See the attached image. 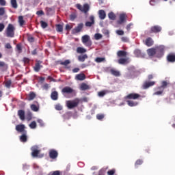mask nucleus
Returning a JSON list of instances; mask_svg holds the SVG:
<instances>
[{
	"label": "nucleus",
	"instance_id": "nucleus-1",
	"mask_svg": "<svg viewBox=\"0 0 175 175\" xmlns=\"http://www.w3.org/2000/svg\"><path fill=\"white\" fill-rule=\"evenodd\" d=\"M16 32V27L12 23H9L5 29V33L7 38H14Z\"/></svg>",
	"mask_w": 175,
	"mask_h": 175
},
{
	"label": "nucleus",
	"instance_id": "nucleus-2",
	"mask_svg": "<svg viewBox=\"0 0 175 175\" xmlns=\"http://www.w3.org/2000/svg\"><path fill=\"white\" fill-rule=\"evenodd\" d=\"M156 58H162L165 55V46L160 45L159 46H156Z\"/></svg>",
	"mask_w": 175,
	"mask_h": 175
},
{
	"label": "nucleus",
	"instance_id": "nucleus-3",
	"mask_svg": "<svg viewBox=\"0 0 175 175\" xmlns=\"http://www.w3.org/2000/svg\"><path fill=\"white\" fill-rule=\"evenodd\" d=\"M81 42L86 47H91L92 46V40H91V37L88 35L82 36Z\"/></svg>",
	"mask_w": 175,
	"mask_h": 175
},
{
	"label": "nucleus",
	"instance_id": "nucleus-4",
	"mask_svg": "<svg viewBox=\"0 0 175 175\" xmlns=\"http://www.w3.org/2000/svg\"><path fill=\"white\" fill-rule=\"evenodd\" d=\"M79 103H80V100L79 99L68 100L66 101V106L68 109H75V107H77V106H79Z\"/></svg>",
	"mask_w": 175,
	"mask_h": 175
},
{
	"label": "nucleus",
	"instance_id": "nucleus-5",
	"mask_svg": "<svg viewBox=\"0 0 175 175\" xmlns=\"http://www.w3.org/2000/svg\"><path fill=\"white\" fill-rule=\"evenodd\" d=\"M75 6L77 9L81 12H83V13H88V10H90V5L88 3L84 4L83 7L79 3L76 4Z\"/></svg>",
	"mask_w": 175,
	"mask_h": 175
},
{
	"label": "nucleus",
	"instance_id": "nucleus-6",
	"mask_svg": "<svg viewBox=\"0 0 175 175\" xmlns=\"http://www.w3.org/2000/svg\"><path fill=\"white\" fill-rule=\"evenodd\" d=\"M162 31V27L159 25H154L150 27V30L149 31L150 33H159Z\"/></svg>",
	"mask_w": 175,
	"mask_h": 175
},
{
	"label": "nucleus",
	"instance_id": "nucleus-7",
	"mask_svg": "<svg viewBox=\"0 0 175 175\" xmlns=\"http://www.w3.org/2000/svg\"><path fill=\"white\" fill-rule=\"evenodd\" d=\"M15 129L18 133H25L27 132V130H25V125L24 124H17Z\"/></svg>",
	"mask_w": 175,
	"mask_h": 175
},
{
	"label": "nucleus",
	"instance_id": "nucleus-8",
	"mask_svg": "<svg viewBox=\"0 0 175 175\" xmlns=\"http://www.w3.org/2000/svg\"><path fill=\"white\" fill-rule=\"evenodd\" d=\"M84 27V24L81 23L77 25V27H75L72 29L73 33H79V32H81L83 31V28Z\"/></svg>",
	"mask_w": 175,
	"mask_h": 175
},
{
	"label": "nucleus",
	"instance_id": "nucleus-9",
	"mask_svg": "<svg viewBox=\"0 0 175 175\" xmlns=\"http://www.w3.org/2000/svg\"><path fill=\"white\" fill-rule=\"evenodd\" d=\"M139 98H140V94L137 93H131L126 96V99H133L134 100H135L136 99H139Z\"/></svg>",
	"mask_w": 175,
	"mask_h": 175
},
{
	"label": "nucleus",
	"instance_id": "nucleus-10",
	"mask_svg": "<svg viewBox=\"0 0 175 175\" xmlns=\"http://www.w3.org/2000/svg\"><path fill=\"white\" fill-rule=\"evenodd\" d=\"M20 142L22 143H27L28 142L27 132L22 133V135L19 137Z\"/></svg>",
	"mask_w": 175,
	"mask_h": 175
},
{
	"label": "nucleus",
	"instance_id": "nucleus-11",
	"mask_svg": "<svg viewBox=\"0 0 175 175\" xmlns=\"http://www.w3.org/2000/svg\"><path fill=\"white\" fill-rule=\"evenodd\" d=\"M58 157V152L54 149L49 150V157L51 159H56Z\"/></svg>",
	"mask_w": 175,
	"mask_h": 175
},
{
	"label": "nucleus",
	"instance_id": "nucleus-12",
	"mask_svg": "<svg viewBox=\"0 0 175 175\" xmlns=\"http://www.w3.org/2000/svg\"><path fill=\"white\" fill-rule=\"evenodd\" d=\"M89 18L90 22L87 21L85 23V27H92V25L95 24V17H94V16H90Z\"/></svg>",
	"mask_w": 175,
	"mask_h": 175
},
{
	"label": "nucleus",
	"instance_id": "nucleus-13",
	"mask_svg": "<svg viewBox=\"0 0 175 175\" xmlns=\"http://www.w3.org/2000/svg\"><path fill=\"white\" fill-rule=\"evenodd\" d=\"M148 55L149 57H157V51L155 48L149 49L147 50Z\"/></svg>",
	"mask_w": 175,
	"mask_h": 175
},
{
	"label": "nucleus",
	"instance_id": "nucleus-14",
	"mask_svg": "<svg viewBox=\"0 0 175 175\" xmlns=\"http://www.w3.org/2000/svg\"><path fill=\"white\" fill-rule=\"evenodd\" d=\"M152 85H155V81L144 82L142 87L144 90H147V88H150V87H152Z\"/></svg>",
	"mask_w": 175,
	"mask_h": 175
},
{
	"label": "nucleus",
	"instance_id": "nucleus-15",
	"mask_svg": "<svg viewBox=\"0 0 175 175\" xmlns=\"http://www.w3.org/2000/svg\"><path fill=\"white\" fill-rule=\"evenodd\" d=\"M62 94H73V89L69 86H66L62 90Z\"/></svg>",
	"mask_w": 175,
	"mask_h": 175
},
{
	"label": "nucleus",
	"instance_id": "nucleus-16",
	"mask_svg": "<svg viewBox=\"0 0 175 175\" xmlns=\"http://www.w3.org/2000/svg\"><path fill=\"white\" fill-rule=\"evenodd\" d=\"M36 98V94L33 92H30L29 94L27 96L25 100H33Z\"/></svg>",
	"mask_w": 175,
	"mask_h": 175
},
{
	"label": "nucleus",
	"instance_id": "nucleus-17",
	"mask_svg": "<svg viewBox=\"0 0 175 175\" xmlns=\"http://www.w3.org/2000/svg\"><path fill=\"white\" fill-rule=\"evenodd\" d=\"M126 14H121L119 16V21H118V24H122L123 23H125L126 21Z\"/></svg>",
	"mask_w": 175,
	"mask_h": 175
},
{
	"label": "nucleus",
	"instance_id": "nucleus-18",
	"mask_svg": "<svg viewBox=\"0 0 175 175\" xmlns=\"http://www.w3.org/2000/svg\"><path fill=\"white\" fill-rule=\"evenodd\" d=\"M167 62H175V53H169L167 55Z\"/></svg>",
	"mask_w": 175,
	"mask_h": 175
},
{
	"label": "nucleus",
	"instance_id": "nucleus-19",
	"mask_svg": "<svg viewBox=\"0 0 175 175\" xmlns=\"http://www.w3.org/2000/svg\"><path fill=\"white\" fill-rule=\"evenodd\" d=\"M18 116L20 118V120H21V121H24V120H25V111L23 109H20L18 111Z\"/></svg>",
	"mask_w": 175,
	"mask_h": 175
},
{
	"label": "nucleus",
	"instance_id": "nucleus-20",
	"mask_svg": "<svg viewBox=\"0 0 175 175\" xmlns=\"http://www.w3.org/2000/svg\"><path fill=\"white\" fill-rule=\"evenodd\" d=\"M75 80H78L79 81H83V80H85V75L84 73L77 74L75 76Z\"/></svg>",
	"mask_w": 175,
	"mask_h": 175
},
{
	"label": "nucleus",
	"instance_id": "nucleus-21",
	"mask_svg": "<svg viewBox=\"0 0 175 175\" xmlns=\"http://www.w3.org/2000/svg\"><path fill=\"white\" fill-rule=\"evenodd\" d=\"M98 17L100 20H105L106 18V12L103 10L98 11Z\"/></svg>",
	"mask_w": 175,
	"mask_h": 175
},
{
	"label": "nucleus",
	"instance_id": "nucleus-22",
	"mask_svg": "<svg viewBox=\"0 0 175 175\" xmlns=\"http://www.w3.org/2000/svg\"><path fill=\"white\" fill-rule=\"evenodd\" d=\"M40 64H42L41 61H37L35 66L33 67L35 72H39V70H40V68H43V66L40 65Z\"/></svg>",
	"mask_w": 175,
	"mask_h": 175
},
{
	"label": "nucleus",
	"instance_id": "nucleus-23",
	"mask_svg": "<svg viewBox=\"0 0 175 175\" xmlns=\"http://www.w3.org/2000/svg\"><path fill=\"white\" fill-rule=\"evenodd\" d=\"M128 55V53L125 51H118L117 52V56L121 58V57H126Z\"/></svg>",
	"mask_w": 175,
	"mask_h": 175
},
{
	"label": "nucleus",
	"instance_id": "nucleus-24",
	"mask_svg": "<svg viewBox=\"0 0 175 175\" xmlns=\"http://www.w3.org/2000/svg\"><path fill=\"white\" fill-rule=\"evenodd\" d=\"M146 46H148V47H151V46H152V44H154V41L152 40V38H148L146 40Z\"/></svg>",
	"mask_w": 175,
	"mask_h": 175
},
{
	"label": "nucleus",
	"instance_id": "nucleus-25",
	"mask_svg": "<svg viewBox=\"0 0 175 175\" xmlns=\"http://www.w3.org/2000/svg\"><path fill=\"white\" fill-rule=\"evenodd\" d=\"M87 58H88V55H87V54L79 55L78 57V61H79V62H84Z\"/></svg>",
	"mask_w": 175,
	"mask_h": 175
},
{
	"label": "nucleus",
	"instance_id": "nucleus-26",
	"mask_svg": "<svg viewBox=\"0 0 175 175\" xmlns=\"http://www.w3.org/2000/svg\"><path fill=\"white\" fill-rule=\"evenodd\" d=\"M118 62L120 65H125V64H128L129 62L128 61V58H120L118 59Z\"/></svg>",
	"mask_w": 175,
	"mask_h": 175
},
{
	"label": "nucleus",
	"instance_id": "nucleus-27",
	"mask_svg": "<svg viewBox=\"0 0 175 175\" xmlns=\"http://www.w3.org/2000/svg\"><path fill=\"white\" fill-rule=\"evenodd\" d=\"M51 98L53 100H57L58 99V92L57 91H54L51 94Z\"/></svg>",
	"mask_w": 175,
	"mask_h": 175
},
{
	"label": "nucleus",
	"instance_id": "nucleus-28",
	"mask_svg": "<svg viewBox=\"0 0 175 175\" xmlns=\"http://www.w3.org/2000/svg\"><path fill=\"white\" fill-rule=\"evenodd\" d=\"M31 150H32L31 156L33 158H36V157H38L39 152H40V150L38 149H31Z\"/></svg>",
	"mask_w": 175,
	"mask_h": 175
},
{
	"label": "nucleus",
	"instance_id": "nucleus-29",
	"mask_svg": "<svg viewBox=\"0 0 175 175\" xmlns=\"http://www.w3.org/2000/svg\"><path fill=\"white\" fill-rule=\"evenodd\" d=\"M77 53L78 54H84V53H87V49L79 46L77 48Z\"/></svg>",
	"mask_w": 175,
	"mask_h": 175
},
{
	"label": "nucleus",
	"instance_id": "nucleus-30",
	"mask_svg": "<svg viewBox=\"0 0 175 175\" xmlns=\"http://www.w3.org/2000/svg\"><path fill=\"white\" fill-rule=\"evenodd\" d=\"M80 88L81 90V91H85L87 90H90V86L88 85H87L85 83H83L81 84Z\"/></svg>",
	"mask_w": 175,
	"mask_h": 175
},
{
	"label": "nucleus",
	"instance_id": "nucleus-31",
	"mask_svg": "<svg viewBox=\"0 0 175 175\" xmlns=\"http://www.w3.org/2000/svg\"><path fill=\"white\" fill-rule=\"evenodd\" d=\"M134 54L135 57H143V53H142V51H140V49H135L134 51Z\"/></svg>",
	"mask_w": 175,
	"mask_h": 175
},
{
	"label": "nucleus",
	"instance_id": "nucleus-32",
	"mask_svg": "<svg viewBox=\"0 0 175 175\" xmlns=\"http://www.w3.org/2000/svg\"><path fill=\"white\" fill-rule=\"evenodd\" d=\"M127 105L130 106V107H133L135 106H137V102H135L133 100H127Z\"/></svg>",
	"mask_w": 175,
	"mask_h": 175
},
{
	"label": "nucleus",
	"instance_id": "nucleus-33",
	"mask_svg": "<svg viewBox=\"0 0 175 175\" xmlns=\"http://www.w3.org/2000/svg\"><path fill=\"white\" fill-rule=\"evenodd\" d=\"M10 3L13 9H17V8H18V5L17 4V0H11Z\"/></svg>",
	"mask_w": 175,
	"mask_h": 175
},
{
	"label": "nucleus",
	"instance_id": "nucleus-34",
	"mask_svg": "<svg viewBox=\"0 0 175 175\" xmlns=\"http://www.w3.org/2000/svg\"><path fill=\"white\" fill-rule=\"evenodd\" d=\"M30 107L33 111H39V105L38 104V105L32 104V105H31Z\"/></svg>",
	"mask_w": 175,
	"mask_h": 175
},
{
	"label": "nucleus",
	"instance_id": "nucleus-35",
	"mask_svg": "<svg viewBox=\"0 0 175 175\" xmlns=\"http://www.w3.org/2000/svg\"><path fill=\"white\" fill-rule=\"evenodd\" d=\"M108 17L109 18V20H112V21H114L116 20V14H114V12H111L108 14Z\"/></svg>",
	"mask_w": 175,
	"mask_h": 175
},
{
	"label": "nucleus",
	"instance_id": "nucleus-36",
	"mask_svg": "<svg viewBox=\"0 0 175 175\" xmlns=\"http://www.w3.org/2000/svg\"><path fill=\"white\" fill-rule=\"evenodd\" d=\"M56 31L57 32H63L64 31V26L62 25H56Z\"/></svg>",
	"mask_w": 175,
	"mask_h": 175
},
{
	"label": "nucleus",
	"instance_id": "nucleus-37",
	"mask_svg": "<svg viewBox=\"0 0 175 175\" xmlns=\"http://www.w3.org/2000/svg\"><path fill=\"white\" fill-rule=\"evenodd\" d=\"M59 64L60 65H63L64 66H68V65H69V64H70V60L67 59V60H65L64 62L59 61Z\"/></svg>",
	"mask_w": 175,
	"mask_h": 175
},
{
	"label": "nucleus",
	"instance_id": "nucleus-38",
	"mask_svg": "<svg viewBox=\"0 0 175 175\" xmlns=\"http://www.w3.org/2000/svg\"><path fill=\"white\" fill-rule=\"evenodd\" d=\"M18 23L21 27H23V25H24L25 21H24V17L23 16H20L18 17Z\"/></svg>",
	"mask_w": 175,
	"mask_h": 175
},
{
	"label": "nucleus",
	"instance_id": "nucleus-39",
	"mask_svg": "<svg viewBox=\"0 0 175 175\" xmlns=\"http://www.w3.org/2000/svg\"><path fill=\"white\" fill-rule=\"evenodd\" d=\"M110 72L113 75V76H116V77L120 76V72L118 70L111 69Z\"/></svg>",
	"mask_w": 175,
	"mask_h": 175
},
{
	"label": "nucleus",
	"instance_id": "nucleus-40",
	"mask_svg": "<svg viewBox=\"0 0 175 175\" xmlns=\"http://www.w3.org/2000/svg\"><path fill=\"white\" fill-rule=\"evenodd\" d=\"M0 68H1V70H6L8 69V66H6V64L3 62H0Z\"/></svg>",
	"mask_w": 175,
	"mask_h": 175
},
{
	"label": "nucleus",
	"instance_id": "nucleus-41",
	"mask_svg": "<svg viewBox=\"0 0 175 175\" xmlns=\"http://www.w3.org/2000/svg\"><path fill=\"white\" fill-rule=\"evenodd\" d=\"M53 13H54V10H53V8H46V14L48 16H50V15H51Z\"/></svg>",
	"mask_w": 175,
	"mask_h": 175
},
{
	"label": "nucleus",
	"instance_id": "nucleus-42",
	"mask_svg": "<svg viewBox=\"0 0 175 175\" xmlns=\"http://www.w3.org/2000/svg\"><path fill=\"white\" fill-rule=\"evenodd\" d=\"M95 61L96 62L99 64L100 62H105V61H106V59L105 57H96Z\"/></svg>",
	"mask_w": 175,
	"mask_h": 175
},
{
	"label": "nucleus",
	"instance_id": "nucleus-43",
	"mask_svg": "<svg viewBox=\"0 0 175 175\" xmlns=\"http://www.w3.org/2000/svg\"><path fill=\"white\" fill-rule=\"evenodd\" d=\"M40 24L43 29L47 28V27H49V24L43 21H41Z\"/></svg>",
	"mask_w": 175,
	"mask_h": 175
},
{
	"label": "nucleus",
	"instance_id": "nucleus-44",
	"mask_svg": "<svg viewBox=\"0 0 175 175\" xmlns=\"http://www.w3.org/2000/svg\"><path fill=\"white\" fill-rule=\"evenodd\" d=\"M143 165V160H142V159H137V160L135 161V167H137V166H139V165Z\"/></svg>",
	"mask_w": 175,
	"mask_h": 175
},
{
	"label": "nucleus",
	"instance_id": "nucleus-45",
	"mask_svg": "<svg viewBox=\"0 0 175 175\" xmlns=\"http://www.w3.org/2000/svg\"><path fill=\"white\" fill-rule=\"evenodd\" d=\"M11 85H12V80H8L5 81V86L6 87V88H10Z\"/></svg>",
	"mask_w": 175,
	"mask_h": 175
},
{
	"label": "nucleus",
	"instance_id": "nucleus-46",
	"mask_svg": "<svg viewBox=\"0 0 175 175\" xmlns=\"http://www.w3.org/2000/svg\"><path fill=\"white\" fill-rule=\"evenodd\" d=\"M167 84L169 83L166 81H163L160 88H163V89L166 88V87H167Z\"/></svg>",
	"mask_w": 175,
	"mask_h": 175
},
{
	"label": "nucleus",
	"instance_id": "nucleus-47",
	"mask_svg": "<svg viewBox=\"0 0 175 175\" xmlns=\"http://www.w3.org/2000/svg\"><path fill=\"white\" fill-rule=\"evenodd\" d=\"M29 127L31 128V129H35L36 128V122L33 121L31 122V124H29Z\"/></svg>",
	"mask_w": 175,
	"mask_h": 175
},
{
	"label": "nucleus",
	"instance_id": "nucleus-48",
	"mask_svg": "<svg viewBox=\"0 0 175 175\" xmlns=\"http://www.w3.org/2000/svg\"><path fill=\"white\" fill-rule=\"evenodd\" d=\"M94 39H96V40H99V39H102V34L100 33H96L94 35Z\"/></svg>",
	"mask_w": 175,
	"mask_h": 175
},
{
	"label": "nucleus",
	"instance_id": "nucleus-49",
	"mask_svg": "<svg viewBox=\"0 0 175 175\" xmlns=\"http://www.w3.org/2000/svg\"><path fill=\"white\" fill-rule=\"evenodd\" d=\"M97 120H99L100 121L103 120L105 118V115L103 114H97L96 115Z\"/></svg>",
	"mask_w": 175,
	"mask_h": 175
},
{
	"label": "nucleus",
	"instance_id": "nucleus-50",
	"mask_svg": "<svg viewBox=\"0 0 175 175\" xmlns=\"http://www.w3.org/2000/svg\"><path fill=\"white\" fill-rule=\"evenodd\" d=\"M27 121H31L32 120V113L29 112L27 115Z\"/></svg>",
	"mask_w": 175,
	"mask_h": 175
},
{
	"label": "nucleus",
	"instance_id": "nucleus-51",
	"mask_svg": "<svg viewBox=\"0 0 175 175\" xmlns=\"http://www.w3.org/2000/svg\"><path fill=\"white\" fill-rule=\"evenodd\" d=\"M16 49L19 53H21V51H23V47L21 46V44H16Z\"/></svg>",
	"mask_w": 175,
	"mask_h": 175
},
{
	"label": "nucleus",
	"instance_id": "nucleus-52",
	"mask_svg": "<svg viewBox=\"0 0 175 175\" xmlns=\"http://www.w3.org/2000/svg\"><path fill=\"white\" fill-rule=\"evenodd\" d=\"M115 173H116V170L115 169L110 170L107 172L108 175H114Z\"/></svg>",
	"mask_w": 175,
	"mask_h": 175
},
{
	"label": "nucleus",
	"instance_id": "nucleus-53",
	"mask_svg": "<svg viewBox=\"0 0 175 175\" xmlns=\"http://www.w3.org/2000/svg\"><path fill=\"white\" fill-rule=\"evenodd\" d=\"M55 108L56 110L61 111L62 110V105H61L60 104H57L55 105Z\"/></svg>",
	"mask_w": 175,
	"mask_h": 175
},
{
	"label": "nucleus",
	"instance_id": "nucleus-54",
	"mask_svg": "<svg viewBox=\"0 0 175 175\" xmlns=\"http://www.w3.org/2000/svg\"><path fill=\"white\" fill-rule=\"evenodd\" d=\"M37 16H44V12L43 10H39L36 12Z\"/></svg>",
	"mask_w": 175,
	"mask_h": 175
},
{
	"label": "nucleus",
	"instance_id": "nucleus-55",
	"mask_svg": "<svg viewBox=\"0 0 175 175\" xmlns=\"http://www.w3.org/2000/svg\"><path fill=\"white\" fill-rule=\"evenodd\" d=\"M72 28H73V26H70L69 25H66V27H65V29L66 31H70V29H72Z\"/></svg>",
	"mask_w": 175,
	"mask_h": 175
},
{
	"label": "nucleus",
	"instance_id": "nucleus-56",
	"mask_svg": "<svg viewBox=\"0 0 175 175\" xmlns=\"http://www.w3.org/2000/svg\"><path fill=\"white\" fill-rule=\"evenodd\" d=\"M98 96L103 97V96H104L106 95V92H105V91L99 92L98 93Z\"/></svg>",
	"mask_w": 175,
	"mask_h": 175
},
{
	"label": "nucleus",
	"instance_id": "nucleus-57",
	"mask_svg": "<svg viewBox=\"0 0 175 175\" xmlns=\"http://www.w3.org/2000/svg\"><path fill=\"white\" fill-rule=\"evenodd\" d=\"M51 175H61V172L54 171L53 172H51Z\"/></svg>",
	"mask_w": 175,
	"mask_h": 175
},
{
	"label": "nucleus",
	"instance_id": "nucleus-58",
	"mask_svg": "<svg viewBox=\"0 0 175 175\" xmlns=\"http://www.w3.org/2000/svg\"><path fill=\"white\" fill-rule=\"evenodd\" d=\"M37 122L40 124V126H44V122H43V120L39 119Z\"/></svg>",
	"mask_w": 175,
	"mask_h": 175
},
{
	"label": "nucleus",
	"instance_id": "nucleus-59",
	"mask_svg": "<svg viewBox=\"0 0 175 175\" xmlns=\"http://www.w3.org/2000/svg\"><path fill=\"white\" fill-rule=\"evenodd\" d=\"M5 14V8H0V16H3Z\"/></svg>",
	"mask_w": 175,
	"mask_h": 175
},
{
	"label": "nucleus",
	"instance_id": "nucleus-60",
	"mask_svg": "<svg viewBox=\"0 0 175 175\" xmlns=\"http://www.w3.org/2000/svg\"><path fill=\"white\" fill-rule=\"evenodd\" d=\"M5 48L8 49V50H10V49H12V45L10 44V43H7L5 45Z\"/></svg>",
	"mask_w": 175,
	"mask_h": 175
},
{
	"label": "nucleus",
	"instance_id": "nucleus-61",
	"mask_svg": "<svg viewBox=\"0 0 175 175\" xmlns=\"http://www.w3.org/2000/svg\"><path fill=\"white\" fill-rule=\"evenodd\" d=\"M5 29V25L3 23H0V32H2Z\"/></svg>",
	"mask_w": 175,
	"mask_h": 175
},
{
	"label": "nucleus",
	"instance_id": "nucleus-62",
	"mask_svg": "<svg viewBox=\"0 0 175 175\" xmlns=\"http://www.w3.org/2000/svg\"><path fill=\"white\" fill-rule=\"evenodd\" d=\"M116 33L118 35L122 36V35H124V31H122V30H117L116 31Z\"/></svg>",
	"mask_w": 175,
	"mask_h": 175
},
{
	"label": "nucleus",
	"instance_id": "nucleus-63",
	"mask_svg": "<svg viewBox=\"0 0 175 175\" xmlns=\"http://www.w3.org/2000/svg\"><path fill=\"white\" fill-rule=\"evenodd\" d=\"M23 62L25 64H29V59H28L27 57H24L23 58Z\"/></svg>",
	"mask_w": 175,
	"mask_h": 175
},
{
	"label": "nucleus",
	"instance_id": "nucleus-64",
	"mask_svg": "<svg viewBox=\"0 0 175 175\" xmlns=\"http://www.w3.org/2000/svg\"><path fill=\"white\" fill-rule=\"evenodd\" d=\"M70 18L71 21H74L76 19V16L75 14H71L70 16Z\"/></svg>",
	"mask_w": 175,
	"mask_h": 175
}]
</instances>
